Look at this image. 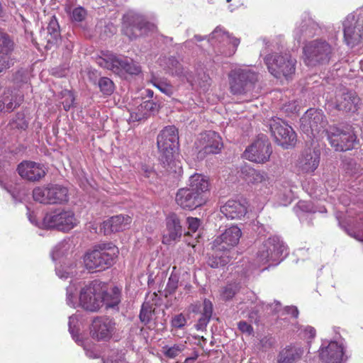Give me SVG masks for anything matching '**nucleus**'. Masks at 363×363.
<instances>
[{
    "label": "nucleus",
    "mask_w": 363,
    "mask_h": 363,
    "mask_svg": "<svg viewBox=\"0 0 363 363\" xmlns=\"http://www.w3.org/2000/svg\"><path fill=\"white\" fill-rule=\"evenodd\" d=\"M209 181L206 177L201 174H194L189 180V189L194 193L199 194L201 197H205L206 192L209 191Z\"/></svg>",
    "instance_id": "29"
},
{
    "label": "nucleus",
    "mask_w": 363,
    "mask_h": 363,
    "mask_svg": "<svg viewBox=\"0 0 363 363\" xmlns=\"http://www.w3.org/2000/svg\"><path fill=\"white\" fill-rule=\"evenodd\" d=\"M160 65L164 67V69L172 74H178L177 67L179 66V62L174 57L164 58L160 60Z\"/></svg>",
    "instance_id": "40"
},
{
    "label": "nucleus",
    "mask_w": 363,
    "mask_h": 363,
    "mask_svg": "<svg viewBox=\"0 0 363 363\" xmlns=\"http://www.w3.org/2000/svg\"><path fill=\"white\" fill-rule=\"evenodd\" d=\"M326 135L330 145L336 151L352 150L358 142L351 125L331 126L326 130Z\"/></svg>",
    "instance_id": "7"
},
{
    "label": "nucleus",
    "mask_w": 363,
    "mask_h": 363,
    "mask_svg": "<svg viewBox=\"0 0 363 363\" xmlns=\"http://www.w3.org/2000/svg\"><path fill=\"white\" fill-rule=\"evenodd\" d=\"M212 313H213V305H212V303L210 301H208L207 299H205L203 301V311H202V314L201 315H206L207 317L211 318Z\"/></svg>",
    "instance_id": "57"
},
{
    "label": "nucleus",
    "mask_w": 363,
    "mask_h": 363,
    "mask_svg": "<svg viewBox=\"0 0 363 363\" xmlns=\"http://www.w3.org/2000/svg\"><path fill=\"white\" fill-rule=\"evenodd\" d=\"M296 208L306 213L315 212L313 205L309 201H300L296 205Z\"/></svg>",
    "instance_id": "52"
},
{
    "label": "nucleus",
    "mask_w": 363,
    "mask_h": 363,
    "mask_svg": "<svg viewBox=\"0 0 363 363\" xmlns=\"http://www.w3.org/2000/svg\"><path fill=\"white\" fill-rule=\"evenodd\" d=\"M303 349L298 345H290L281 350L277 355V363H296L303 354Z\"/></svg>",
    "instance_id": "26"
},
{
    "label": "nucleus",
    "mask_w": 363,
    "mask_h": 363,
    "mask_svg": "<svg viewBox=\"0 0 363 363\" xmlns=\"http://www.w3.org/2000/svg\"><path fill=\"white\" fill-rule=\"evenodd\" d=\"M51 205L64 204L69 201L68 189L59 184L50 183Z\"/></svg>",
    "instance_id": "31"
},
{
    "label": "nucleus",
    "mask_w": 363,
    "mask_h": 363,
    "mask_svg": "<svg viewBox=\"0 0 363 363\" xmlns=\"http://www.w3.org/2000/svg\"><path fill=\"white\" fill-rule=\"evenodd\" d=\"M239 330L244 333L251 335L253 333V328L251 325L246 321H240L238 324Z\"/></svg>",
    "instance_id": "58"
},
{
    "label": "nucleus",
    "mask_w": 363,
    "mask_h": 363,
    "mask_svg": "<svg viewBox=\"0 0 363 363\" xmlns=\"http://www.w3.org/2000/svg\"><path fill=\"white\" fill-rule=\"evenodd\" d=\"M344 40L350 48L363 42V11L349 14L343 22Z\"/></svg>",
    "instance_id": "11"
},
{
    "label": "nucleus",
    "mask_w": 363,
    "mask_h": 363,
    "mask_svg": "<svg viewBox=\"0 0 363 363\" xmlns=\"http://www.w3.org/2000/svg\"><path fill=\"white\" fill-rule=\"evenodd\" d=\"M220 212L227 218L239 219L246 214L247 207L240 201L229 200L220 207Z\"/></svg>",
    "instance_id": "25"
},
{
    "label": "nucleus",
    "mask_w": 363,
    "mask_h": 363,
    "mask_svg": "<svg viewBox=\"0 0 363 363\" xmlns=\"http://www.w3.org/2000/svg\"><path fill=\"white\" fill-rule=\"evenodd\" d=\"M223 147L220 136L214 131H207L201 134L198 147L199 154L208 155L218 153Z\"/></svg>",
    "instance_id": "18"
},
{
    "label": "nucleus",
    "mask_w": 363,
    "mask_h": 363,
    "mask_svg": "<svg viewBox=\"0 0 363 363\" xmlns=\"http://www.w3.org/2000/svg\"><path fill=\"white\" fill-rule=\"evenodd\" d=\"M86 15V12L84 9L79 6L72 11V19L77 22H81L85 18Z\"/></svg>",
    "instance_id": "51"
},
{
    "label": "nucleus",
    "mask_w": 363,
    "mask_h": 363,
    "mask_svg": "<svg viewBox=\"0 0 363 363\" xmlns=\"http://www.w3.org/2000/svg\"><path fill=\"white\" fill-rule=\"evenodd\" d=\"M210 319L211 318L201 315V317L199 319L198 323L196 325V329L198 330H203L204 328H206Z\"/></svg>",
    "instance_id": "59"
},
{
    "label": "nucleus",
    "mask_w": 363,
    "mask_h": 363,
    "mask_svg": "<svg viewBox=\"0 0 363 363\" xmlns=\"http://www.w3.org/2000/svg\"><path fill=\"white\" fill-rule=\"evenodd\" d=\"M13 43L9 35L0 31V54H11Z\"/></svg>",
    "instance_id": "38"
},
{
    "label": "nucleus",
    "mask_w": 363,
    "mask_h": 363,
    "mask_svg": "<svg viewBox=\"0 0 363 363\" xmlns=\"http://www.w3.org/2000/svg\"><path fill=\"white\" fill-rule=\"evenodd\" d=\"M238 291V287L236 284H229L223 289L220 296L223 300L227 301L232 298Z\"/></svg>",
    "instance_id": "43"
},
{
    "label": "nucleus",
    "mask_w": 363,
    "mask_h": 363,
    "mask_svg": "<svg viewBox=\"0 0 363 363\" xmlns=\"http://www.w3.org/2000/svg\"><path fill=\"white\" fill-rule=\"evenodd\" d=\"M152 307L148 303H143L140 313V319L141 322L147 323L152 318Z\"/></svg>",
    "instance_id": "44"
},
{
    "label": "nucleus",
    "mask_w": 363,
    "mask_h": 363,
    "mask_svg": "<svg viewBox=\"0 0 363 363\" xmlns=\"http://www.w3.org/2000/svg\"><path fill=\"white\" fill-rule=\"evenodd\" d=\"M182 234V225L176 214L169 215L166 218V229L162 236V243L171 245L179 240Z\"/></svg>",
    "instance_id": "24"
},
{
    "label": "nucleus",
    "mask_w": 363,
    "mask_h": 363,
    "mask_svg": "<svg viewBox=\"0 0 363 363\" xmlns=\"http://www.w3.org/2000/svg\"><path fill=\"white\" fill-rule=\"evenodd\" d=\"M63 95L65 97V99L62 101L63 107L65 111H68L74 104V97L73 94L67 90L63 91Z\"/></svg>",
    "instance_id": "50"
},
{
    "label": "nucleus",
    "mask_w": 363,
    "mask_h": 363,
    "mask_svg": "<svg viewBox=\"0 0 363 363\" xmlns=\"http://www.w3.org/2000/svg\"><path fill=\"white\" fill-rule=\"evenodd\" d=\"M270 130L278 145L284 148L293 147L296 142V135L293 128L283 120L274 118L270 123Z\"/></svg>",
    "instance_id": "14"
},
{
    "label": "nucleus",
    "mask_w": 363,
    "mask_h": 363,
    "mask_svg": "<svg viewBox=\"0 0 363 363\" xmlns=\"http://www.w3.org/2000/svg\"><path fill=\"white\" fill-rule=\"evenodd\" d=\"M325 116L321 110L308 109L301 119V128L308 136L315 137L320 132H325Z\"/></svg>",
    "instance_id": "12"
},
{
    "label": "nucleus",
    "mask_w": 363,
    "mask_h": 363,
    "mask_svg": "<svg viewBox=\"0 0 363 363\" xmlns=\"http://www.w3.org/2000/svg\"><path fill=\"white\" fill-rule=\"evenodd\" d=\"M187 224L189 226V230L191 233H194L200 226V220L196 218L189 217L187 218Z\"/></svg>",
    "instance_id": "56"
},
{
    "label": "nucleus",
    "mask_w": 363,
    "mask_h": 363,
    "mask_svg": "<svg viewBox=\"0 0 363 363\" xmlns=\"http://www.w3.org/2000/svg\"><path fill=\"white\" fill-rule=\"evenodd\" d=\"M269 72L276 78L289 79L296 71V60L289 54L269 55L264 58Z\"/></svg>",
    "instance_id": "10"
},
{
    "label": "nucleus",
    "mask_w": 363,
    "mask_h": 363,
    "mask_svg": "<svg viewBox=\"0 0 363 363\" xmlns=\"http://www.w3.org/2000/svg\"><path fill=\"white\" fill-rule=\"evenodd\" d=\"M12 128L25 130L28 127V123L23 113H17L16 118L11 123Z\"/></svg>",
    "instance_id": "45"
},
{
    "label": "nucleus",
    "mask_w": 363,
    "mask_h": 363,
    "mask_svg": "<svg viewBox=\"0 0 363 363\" xmlns=\"http://www.w3.org/2000/svg\"><path fill=\"white\" fill-rule=\"evenodd\" d=\"M208 41L213 45L219 48L220 52L225 56H231L235 54L240 40L231 37L221 27L218 26L211 33Z\"/></svg>",
    "instance_id": "13"
},
{
    "label": "nucleus",
    "mask_w": 363,
    "mask_h": 363,
    "mask_svg": "<svg viewBox=\"0 0 363 363\" xmlns=\"http://www.w3.org/2000/svg\"><path fill=\"white\" fill-rule=\"evenodd\" d=\"M47 30L53 40H56L60 36V26L55 16L50 18Z\"/></svg>",
    "instance_id": "41"
},
{
    "label": "nucleus",
    "mask_w": 363,
    "mask_h": 363,
    "mask_svg": "<svg viewBox=\"0 0 363 363\" xmlns=\"http://www.w3.org/2000/svg\"><path fill=\"white\" fill-rule=\"evenodd\" d=\"M76 317L74 315L69 316V333L72 334L73 338H74V328L72 326V324L76 320Z\"/></svg>",
    "instance_id": "64"
},
{
    "label": "nucleus",
    "mask_w": 363,
    "mask_h": 363,
    "mask_svg": "<svg viewBox=\"0 0 363 363\" xmlns=\"http://www.w3.org/2000/svg\"><path fill=\"white\" fill-rule=\"evenodd\" d=\"M157 111V105L152 101L147 100L137 107L136 111L130 112L128 118L129 122L140 121L147 118Z\"/></svg>",
    "instance_id": "28"
},
{
    "label": "nucleus",
    "mask_w": 363,
    "mask_h": 363,
    "mask_svg": "<svg viewBox=\"0 0 363 363\" xmlns=\"http://www.w3.org/2000/svg\"><path fill=\"white\" fill-rule=\"evenodd\" d=\"M287 313L291 314L293 317L297 318L298 315V311L295 306H289L286 308Z\"/></svg>",
    "instance_id": "62"
},
{
    "label": "nucleus",
    "mask_w": 363,
    "mask_h": 363,
    "mask_svg": "<svg viewBox=\"0 0 363 363\" xmlns=\"http://www.w3.org/2000/svg\"><path fill=\"white\" fill-rule=\"evenodd\" d=\"M284 108L286 111L297 112L299 111L296 101L290 102L288 105H286Z\"/></svg>",
    "instance_id": "61"
},
{
    "label": "nucleus",
    "mask_w": 363,
    "mask_h": 363,
    "mask_svg": "<svg viewBox=\"0 0 363 363\" xmlns=\"http://www.w3.org/2000/svg\"><path fill=\"white\" fill-rule=\"evenodd\" d=\"M97 63L102 67H104L109 70L113 69V58L108 57H99L98 59Z\"/></svg>",
    "instance_id": "53"
},
{
    "label": "nucleus",
    "mask_w": 363,
    "mask_h": 363,
    "mask_svg": "<svg viewBox=\"0 0 363 363\" xmlns=\"http://www.w3.org/2000/svg\"><path fill=\"white\" fill-rule=\"evenodd\" d=\"M320 160L319 150L308 149L299 157L297 162V168L303 174H311L318 167Z\"/></svg>",
    "instance_id": "21"
},
{
    "label": "nucleus",
    "mask_w": 363,
    "mask_h": 363,
    "mask_svg": "<svg viewBox=\"0 0 363 363\" xmlns=\"http://www.w3.org/2000/svg\"><path fill=\"white\" fill-rule=\"evenodd\" d=\"M186 349V342L181 341L163 345L161 348V352L168 359H174L179 357Z\"/></svg>",
    "instance_id": "33"
},
{
    "label": "nucleus",
    "mask_w": 363,
    "mask_h": 363,
    "mask_svg": "<svg viewBox=\"0 0 363 363\" xmlns=\"http://www.w3.org/2000/svg\"><path fill=\"white\" fill-rule=\"evenodd\" d=\"M113 217H110L101 224L100 233L106 236L111 235L113 232Z\"/></svg>",
    "instance_id": "46"
},
{
    "label": "nucleus",
    "mask_w": 363,
    "mask_h": 363,
    "mask_svg": "<svg viewBox=\"0 0 363 363\" xmlns=\"http://www.w3.org/2000/svg\"><path fill=\"white\" fill-rule=\"evenodd\" d=\"M326 191L323 188H316L310 193L311 195H314L315 197H318L320 195H324Z\"/></svg>",
    "instance_id": "63"
},
{
    "label": "nucleus",
    "mask_w": 363,
    "mask_h": 363,
    "mask_svg": "<svg viewBox=\"0 0 363 363\" xmlns=\"http://www.w3.org/2000/svg\"><path fill=\"white\" fill-rule=\"evenodd\" d=\"M56 274L60 279H67L69 277L77 275V271H73V267L71 266L68 267L57 268Z\"/></svg>",
    "instance_id": "47"
},
{
    "label": "nucleus",
    "mask_w": 363,
    "mask_h": 363,
    "mask_svg": "<svg viewBox=\"0 0 363 363\" xmlns=\"http://www.w3.org/2000/svg\"><path fill=\"white\" fill-rule=\"evenodd\" d=\"M33 198L40 203L51 205L50 184L34 188Z\"/></svg>",
    "instance_id": "35"
},
{
    "label": "nucleus",
    "mask_w": 363,
    "mask_h": 363,
    "mask_svg": "<svg viewBox=\"0 0 363 363\" xmlns=\"http://www.w3.org/2000/svg\"><path fill=\"white\" fill-rule=\"evenodd\" d=\"M112 320L106 317H96L91 323L90 334L97 340H107L111 337Z\"/></svg>",
    "instance_id": "23"
},
{
    "label": "nucleus",
    "mask_w": 363,
    "mask_h": 363,
    "mask_svg": "<svg viewBox=\"0 0 363 363\" xmlns=\"http://www.w3.org/2000/svg\"><path fill=\"white\" fill-rule=\"evenodd\" d=\"M178 281L179 280L177 276H170L167 284V290L169 293H173L177 289L178 286Z\"/></svg>",
    "instance_id": "55"
},
{
    "label": "nucleus",
    "mask_w": 363,
    "mask_h": 363,
    "mask_svg": "<svg viewBox=\"0 0 363 363\" xmlns=\"http://www.w3.org/2000/svg\"><path fill=\"white\" fill-rule=\"evenodd\" d=\"M360 105V99L355 91L342 89L339 90L333 100L328 102V106H333L339 111L355 112Z\"/></svg>",
    "instance_id": "15"
},
{
    "label": "nucleus",
    "mask_w": 363,
    "mask_h": 363,
    "mask_svg": "<svg viewBox=\"0 0 363 363\" xmlns=\"http://www.w3.org/2000/svg\"><path fill=\"white\" fill-rule=\"evenodd\" d=\"M260 303L263 310L269 311V313H278L281 308V303L279 301H274V303L267 305L262 302H260Z\"/></svg>",
    "instance_id": "54"
},
{
    "label": "nucleus",
    "mask_w": 363,
    "mask_h": 363,
    "mask_svg": "<svg viewBox=\"0 0 363 363\" xmlns=\"http://www.w3.org/2000/svg\"><path fill=\"white\" fill-rule=\"evenodd\" d=\"M155 28L154 24L147 22L143 15L136 11H128L123 16L122 32L130 40L146 35Z\"/></svg>",
    "instance_id": "8"
},
{
    "label": "nucleus",
    "mask_w": 363,
    "mask_h": 363,
    "mask_svg": "<svg viewBox=\"0 0 363 363\" xmlns=\"http://www.w3.org/2000/svg\"><path fill=\"white\" fill-rule=\"evenodd\" d=\"M99 86L104 94L111 95L113 93V82L110 79L107 77L101 78Z\"/></svg>",
    "instance_id": "42"
},
{
    "label": "nucleus",
    "mask_w": 363,
    "mask_h": 363,
    "mask_svg": "<svg viewBox=\"0 0 363 363\" xmlns=\"http://www.w3.org/2000/svg\"><path fill=\"white\" fill-rule=\"evenodd\" d=\"M304 62L307 66L327 64L334 54V48L325 40H314L303 48Z\"/></svg>",
    "instance_id": "5"
},
{
    "label": "nucleus",
    "mask_w": 363,
    "mask_h": 363,
    "mask_svg": "<svg viewBox=\"0 0 363 363\" xmlns=\"http://www.w3.org/2000/svg\"><path fill=\"white\" fill-rule=\"evenodd\" d=\"M186 319L185 316L180 313L174 315L171 320V325L174 329H181L186 324Z\"/></svg>",
    "instance_id": "48"
},
{
    "label": "nucleus",
    "mask_w": 363,
    "mask_h": 363,
    "mask_svg": "<svg viewBox=\"0 0 363 363\" xmlns=\"http://www.w3.org/2000/svg\"><path fill=\"white\" fill-rule=\"evenodd\" d=\"M214 253L212 256L209 257L208 259V264L212 268H218L227 264L231 259L229 253L223 252V250H217L214 247Z\"/></svg>",
    "instance_id": "34"
},
{
    "label": "nucleus",
    "mask_w": 363,
    "mask_h": 363,
    "mask_svg": "<svg viewBox=\"0 0 363 363\" xmlns=\"http://www.w3.org/2000/svg\"><path fill=\"white\" fill-rule=\"evenodd\" d=\"M77 282L72 281L67 288L66 302L71 307L81 306L89 312H98L103 306L106 310L113 308V287L106 282L94 280L81 288L79 302L75 292Z\"/></svg>",
    "instance_id": "1"
},
{
    "label": "nucleus",
    "mask_w": 363,
    "mask_h": 363,
    "mask_svg": "<svg viewBox=\"0 0 363 363\" xmlns=\"http://www.w3.org/2000/svg\"><path fill=\"white\" fill-rule=\"evenodd\" d=\"M112 250L111 243H101L86 253L84 264L86 269L91 272H99L112 265V254L107 250Z\"/></svg>",
    "instance_id": "9"
},
{
    "label": "nucleus",
    "mask_w": 363,
    "mask_h": 363,
    "mask_svg": "<svg viewBox=\"0 0 363 363\" xmlns=\"http://www.w3.org/2000/svg\"><path fill=\"white\" fill-rule=\"evenodd\" d=\"M150 82L156 88H157L162 93L171 96L173 93V89L170 84L166 80H162L152 77Z\"/></svg>",
    "instance_id": "37"
},
{
    "label": "nucleus",
    "mask_w": 363,
    "mask_h": 363,
    "mask_svg": "<svg viewBox=\"0 0 363 363\" xmlns=\"http://www.w3.org/2000/svg\"><path fill=\"white\" fill-rule=\"evenodd\" d=\"M175 201L183 209L194 210L206 203V198L198 193H194L188 187L179 189L176 194Z\"/></svg>",
    "instance_id": "19"
},
{
    "label": "nucleus",
    "mask_w": 363,
    "mask_h": 363,
    "mask_svg": "<svg viewBox=\"0 0 363 363\" xmlns=\"http://www.w3.org/2000/svg\"><path fill=\"white\" fill-rule=\"evenodd\" d=\"M79 223V221L73 211L57 208L45 214L42 224L47 229L68 232L75 228Z\"/></svg>",
    "instance_id": "4"
},
{
    "label": "nucleus",
    "mask_w": 363,
    "mask_h": 363,
    "mask_svg": "<svg viewBox=\"0 0 363 363\" xmlns=\"http://www.w3.org/2000/svg\"><path fill=\"white\" fill-rule=\"evenodd\" d=\"M11 54H0V72L9 68L13 64Z\"/></svg>",
    "instance_id": "49"
},
{
    "label": "nucleus",
    "mask_w": 363,
    "mask_h": 363,
    "mask_svg": "<svg viewBox=\"0 0 363 363\" xmlns=\"http://www.w3.org/2000/svg\"><path fill=\"white\" fill-rule=\"evenodd\" d=\"M317 29L315 23L310 18L303 20L294 30V35L297 39L302 37L309 38L313 36Z\"/></svg>",
    "instance_id": "32"
},
{
    "label": "nucleus",
    "mask_w": 363,
    "mask_h": 363,
    "mask_svg": "<svg viewBox=\"0 0 363 363\" xmlns=\"http://www.w3.org/2000/svg\"><path fill=\"white\" fill-rule=\"evenodd\" d=\"M272 152L270 143L266 136L262 135L245 150L243 155L251 162L264 163L269 160Z\"/></svg>",
    "instance_id": "16"
},
{
    "label": "nucleus",
    "mask_w": 363,
    "mask_h": 363,
    "mask_svg": "<svg viewBox=\"0 0 363 363\" xmlns=\"http://www.w3.org/2000/svg\"><path fill=\"white\" fill-rule=\"evenodd\" d=\"M246 174V180L252 184H269V179L264 172H262L254 169H248Z\"/></svg>",
    "instance_id": "36"
},
{
    "label": "nucleus",
    "mask_w": 363,
    "mask_h": 363,
    "mask_svg": "<svg viewBox=\"0 0 363 363\" xmlns=\"http://www.w3.org/2000/svg\"><path fill=\"white\" fill-rule=\"evenodd\" d=\"M157 145L161 162L171 171L172 165H177L176 162L173 160L174 153L179 145L178 131L176 127L169 125L164 128L157 135Z\"/></svg>",
    "instance_id": "2"
},
{
    "label": "nucleus",
    "mask_w": 363,
    "mask_h": 363,
    "mask_svg": "<svg viewBox=\"0 0 363 363\" xmlns=\"http://www.w3.org/2000/svg\"><path fill=\"white\" fill-rule=\"evenodd\" d=\"M17 170L23 179L30 182H38L46 174L43 164L32 161H23L18 164Z\"/></svg>",
    "instance_id": "22"
},
{
    "label": "nucleus",
    "mask_w": 363,
    "mask_h": 363,
    "mask_svg": "<svg viewBox=\"0 0 363 363\" xmlns=\"http://www.w3.org/2000/svg\"><path fill=\"white\" fill-rule=\"evenodd\" d=\"M210 77L204 74L202 78V82H199V84L203 90H206L210 85Z\"/></svg>",
    "instance_id": "60"
},
{
    "label": "nucleus",
    "mask_w": 363,
    "mask_h": 363,
    "mask_svg": "<svg viewBox=\"0 0 363 363\" xmlns=\"http://www.w3.org/2000/svg\"><path fill=\"white\" fill-rule=\"evenodd\" d=\"M241 236V230L236 225H231L215 239L213 247L217 250H223L230 254V250L238 244Z\"/></svg>",
    "instance_id": "17"
},
{
    "label": "nucleus",
    "mask_w": 363,
    "mask_h": 363,
    "mask_svg": "<svg viewBox=\"0 0 363 363\" xmlns=\"http://www.w3.org/2000/svg\"><path fill=\"white\" fill-rule=\"evenodd\" d=\"M342 340L330 341L326 347L320 348V357L323 363H341L344 355Z\"/></svg>",
    "instance_id": "20"
},
{
    "label": "nucleus",
    "mask_w": 363,
    "mask_h": 363,
    "mask_svg": "<svg viewBox=\"0 0 363 363\" xmlns=\"http://www.w3.org/2000/svg\"><path fill=\"white\" fill-rule=\"evenodd\" d=\"M132 218L128 215H118L115 216V231L124 230L129 228Z\"/></svg>",
    "instance_id": "39"
},
{
    "label": "nucleus",
    "mask_w": 363,
    "mask_h": 363,
    "mask_svg": "<svg viewBox=\"0 0 363 363\" xmlns=\"http://www.w3.org/2000/svg\"><path fill=\"white\" fill-rule=\"evenodd\" d=\"M124 71L130 74H138L141 72L140 66L128 58L115 56V74Z\"/></svg>",
    "instance_id": "30"
},
{
    "label": "nucleus",
    "mask_w": 363,
    "mask_h": 363,
    "mask_svg": "<svg viewBox=\"0 0 363 363\" xmlns=\"http://www.w3.org/2000/svg\"><path fill=\"white\" fill-rule=\"evenodd\" d=\"M286 247L278 236L269 237L264 240L257 253L256 261L259 265L269 263L277 264L283 259V254L286 252Z\"/></svg>",
    "instance_id": "6"
},
{
    "label": "nucleus",
    "mask_w": 363,
    "mask_h": 363,
    "mask_svg": "<svg viewBox=\"0 0 363 363\" xmlns=\"http://www.w3.org/2000/svg\"><path fill=\"white\" fill-rule=\"evenodd\" d=\"M230 92L234 95L245 94L252 89L258 75L249 66L233 69L228 74Z\"/></svg>",
    "instance_id": "3"
},
{
    "label": "nucleus",
    "mask_w": 363,
    "mask_h": 363,
    "mask_svg": "<svg viewBox=\"0 0 363 363\" xmlns=\"http://www.w3.org/2000/svg\"><path fill=\"white\" fill-rule=\"evenodd\" d=\"M23 97L14 94L9 89H5L0 96V113H10L20 106Z\"/></svg>",
    "instance_id": "27"
}]
</instances>
